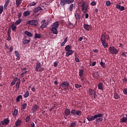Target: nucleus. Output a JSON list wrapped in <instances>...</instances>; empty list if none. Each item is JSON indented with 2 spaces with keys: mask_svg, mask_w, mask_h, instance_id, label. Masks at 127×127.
<instances>
[{
  "mask_svg": "<svg viewBox=\"0 0 127 127\" xmlns=\"http://www.w3.org/2000/svg\"><path fill=\"white\" fill-rule=\"evenodd\" d=\"M75 61L76 62H80V60H79V58H78V57H77V55H75Z\"/></svg>",
  "mask_w": 127,
  "mask_h": 127,
  "instance_id": "nucleus-47",
  "label": "nucleus"
},
{
  "mask_svg": "<svg viewBox=\"0 0 127 127\" xmlns=\"http://www.w3.org/2000/svg\"><path fill=\"white\" fill-rule=\"evenodd\" d=\"M100 65L101 66H102V67H103V68H106V65L105 64L104 62H103L102 61H101L100 62Z\"/></svg>",
  "mask_w": 127,
  "mask_h": 127,
  "instance_id": "nucleus-46",
  "label": "nucleus"
},
{
  "mask_svg": "<svg viewBox=\"0 0 127 127\" xmlns=\"http://www.w3.org/2000/svg\"><path fill=\"white\" fill-rule=\"evenodd\" d=\"M22 99V95H19L16 98V101L17 103H18V102H20V100Z\"/></svg>",
  "mask_w": 127,
  "mask_h": 127,
  "instance_id": "nucleus-31",
  "label": "nucleus"
},
{
  "mask_svg": "<svg viewBox=\"0 0 127 127\" xmlns=\"http://www.w3.org/2000/svg\"><path fill=\"white\" fill-rule=\"evenodd\" d=\"M3 12V6L0 5V14H1L2 12Z\"/></svg>",
  "mask_w": 127,
  "mask_h": 127,
  "instance_id": "nucleus-41",
  "label": "nucleus"
},
{
  "mask_svg": "<svg viewBox=\"0 0 127 127\" xmlns=\"http://www.w3.org/2000/svg\"><path fill=\"white\" fill-rule=\"evenodd\" d=\"M81 9L84 13H86L88 11V8L89 7V4L86 3L85 2H82L81 5Z\"/></svg>",
  "mask_w": 127,
  "mask_h": 127,
  "instance_id": "nucleus-6",
  "label": "nucleus"
},
{
  "mask_svg": "<svg viewBox=\"0 0 127 127\" xmlns=\"http://www.w3.org/2000/svg\"><path fill=\"white\" fill-rule=\"evenodd\" d=\"M9 50L10 52H12V51L13 50V46L10 47Z\"/></svg>",
  "mask_w": 127,
  "mask_h": 127,
  "instance_id": "nucleus-63",
  "label": "nucleus"
},
{
  "mask_svg": "<svg viewBox=\"0 0 127 127\" xmlns=\"http://www.w3.org/2000/svg\"><path fill=\"white\" fill-rule=\"evenodd\" d=\"M106 6H110V5H111V1H106Z\"/></svg>",
  "mask_w": 127,
  "mask_h": 127,
  "instance_id": "nucleus-52",
  "label": "nucleus"
},
{
  "mask_svg": "<svg viewBox=\"0 0 127 127\" xmlns=\"http://www.w3.org/2000/svg\"><path fill=\"white\" fill-rule=\"evenodd\" d=\"M31 127H35V124H34V123L32 122V123L31 124Z\"/></svg>",
  "mask_w": 127,
  "mask_h": 127,
  "instance_id": "nucleus-64",
  "label": "nucleus"
},
{
  "mask_svg": "<svg viewBox=\"0 0 127 127\" xmlns=\"http://www.w3.org/2000/svg\"><path fill=\"white\" fill-rule=\"evenodd\" d=\"M103 116H104V114L98 113L97 114L95 115L94 116H92L91 117H87L86 119L88 122H92L93 121H95V122H103Z\"/></svg>",
  "mask_w": 127,
  "mask_h": 127,
  "instance_id": "nucleus-1",
  "label": "nucleus"
},
{
  "mask_svg": "<svg viewBox=\"0 0 127 127\" xmlns=\"http://www.w3.org/2000/svg\"><path fill=\"white\" fill-rule=\"evenodd\" d=\"M41 25L40 26V28L42 29H43V28H45V27L47 26L49 23L48 22H46V21L45 20V19H44L41 21Z\"/></svg>",
  "mask_w": 127,
  "mask_h": 127,
  "instance_id": "nucleus-10",
  "label": "nucleus"
},
{
  "mask_svg": "<svg viewBox=\"0 0 127 127\" xmlns=\"http://www.w3.org/2000/svg\"><path fill=\"white\" fill-rule=\"evenodd\" d=\"M109 50L110 53L113 55H117L119 53V51H118V50H117L114 46L110 47Z\"/></svg>",
  "mask_w": 127,
  "mask_h": 127,
  "instance_id": "nucleus-7",
  "label": "nucleus"
},
{
  "mask_svg": "<svg viewBox=\"0 0 127 127\" xmlns=\"http://www.w3.org/2000/svg\"><path fill=\"white\" fill-rule=\"evenodd\" d=\"M36 5V3H35V2H32L29 4V6H34V5Z\"/></svg>",
  "mask_w": 127,
  "mask_h": 127,
  "instance_id": "nucleus-50",
  "label": "nucleus"
},
{
  "mask_svg": "<svg viewBox=\"0 0 127 127\" xmlns=\"http://www.w3.org/2000/svg\"><path fill=\"white\" fill-rule=\"evenodd\" d=\"M24 34L27 35V36H28L29 37H32V34L30 32H28L27 31H25L24 32Z\"/></svg>",
  "mask_w": 127,
  "mask_h": 127,
  "instance_id": "nucleus-29",
  "label": "nucleus"
},
{
  "mask_svg": "<svg viewBox=\"0 0 127 127\" xmlns=\"http://www.w3.org/2000/svg\"><path fill=\"white\" fill-rule=\"evenodd\" d=\"M22 72L21 73V76L22 77H23V76H24V75H25V74H26V73H27L28 71H26V70H24L23 71H22Z\"/></svg>",
  "mask_w": 127,
  "mask_h": 127,
  "instance_id": "nucleus-45",
  "label": "nucleus"
},
{
  "mask_svg": "<svg viewBox=\"0 0 127 127\" xmlns=\"http://www.w3.org/2000/svg\"><path fill=\"white\" fill-rule=\"evenodd\" d=\"M29 96V92L28 91H27L26 93L24 95V98H27Z\"/></svg>",
  "mask_w": 127,
  "mask_h": 127,
  "instance_id": "nucleus-43",
  "label": "nucleus"
},
{
  "mask_svg": "<svg viewBox=\"0 0 127 127\" xmlns=\"http://www.w3.org/2000/svg\"><path fill=\"white\" fill-rule=\"evenodd\" d=\"M76 111L75 109H72L70 111L72 116H76Z\"/></svg>",
  "mask_w": 127,
  "mask_h": 127,
  "instance_id": "nucleus-37",
  "label": "nucleus"
},
{
  "mask_svg": "<svg viewBox=\"0 0 127 127\" xmlns=\"http://www.w3.org/2000/svg\"><path fill=\"white\" fill-rule=\"evenodd\" d=\"M29 42H30V40L25 39L24 41H23V44L24 45H25V44H28V43H29Z\"/></svg>",
  "mask_w": 127,
  "mask_h": 127,
  "instance_id": "nucleus-34",
  "label": "nucleus"
},
{
  "mask_svg": "<svg viewBox=\"0 0 127 127\" xmlns=\"http://www.w3.org/2000/svg\"><path fill=\"white\" fill-rule=\"evenodd\" d=\"M30 11H28V10H27V11H25L23 12V16H24L25 17H26V16H28V15H30Z\"/></svg>",
  "mask_w": 127,
  "mask_h": 127,
  "instance_id": "nucleus-23",
  "label": "nucleus"
},
{
  "mask_svg": "<svg viewBox=\"0 0 127 127\" xmlns=\"http://www.w3.org/2000/svg\"><path fill=\"white\" fill-rule=\"evenodd\" d=\"M6 40H7L8 41H9V40H11V37H10V36H7Z\"/></svg>",
  "mask_w": 127,
  "mask_h": 127,
  "instance_id": "nucleus-59",
  "label": "nucleus"
},
{
  "mask_svg": "<svg viewBox=\"0 0 127 127\" xmlns=\"http://www.w3.org/2000/svg\"><path fill=\"white\" fill-rule=\"evenodd\" d=\"M98 88L99 90H103L104 89V84L103 82H100L98 85Z\"/></svg>",
  "mask_w": 127,
  "mask_h": 127,
  "instance_id": "nucleus-21",
  "label": "nucleus"
},
{
  "mask_svg": "<svg viewBox=\"0 0 127 127\" xmlns=\"http://www.w3.org/2000/svg\"><path fill=\"white\" fill-rule=\"evenodd\" d=\"M114 98L115 100H119V99H121V96H120L119 94L115 93H114Z\"/></svg>",
  "mask_w": 127,
  "mask_h": 127,
  "instance_id": "nucleus-28",
  "label": "nucleus"
},
{
  "mask_svg": "<svg viewBox=\"0 0 127 127\" xmlns=\"http://www.w3.org/2000/svg\"><path fill=\"white\" fill-rule=\"evenodd\" d=\"M122 56H123V57H127V52H124L122 54Z\"/></svg>",
  "mask_w": 127,
  "mask_h": 127,
  "instance_id": "nucleus-53",
  "label": "nucleus"
},
{
  "mask_svg": "<svg viewBox=\"0 0 127 127\" xmlns=\"http://www.w3.org/2000/svg\"><path fill=\"white\" fill-rule=\"evenodd\" d=\"M64 114L66 117L71 114V110L69 109L66 108L64 110Z\"/></svg>",
  "mask_w": 127,
  "mask_h": 127,
  "instance_id": "nucleus-16",
  "label": "nucleus"
},
{
  "mask_svg": "<svg viewBox=\"0 0 127 127\" xmlns=\"http://www.w3.org/2000/svg\"><path fill=\"white\" fill-rule=\"evenodd\" d=\"M71 49H72V46H71L69 45H67L64 48V50H65V51L66 52V56H67V57H68V56H70V55H72V54H73V53H74V51H73Z\"/></svg>",
  "mask_w": 127,
  "mask_h": 127,
  "instance_id": "nucleus-3",
  "label": "nucleus"
},
{
  "mask_svg": "<svg viewBox=\"0 0 127 127\" xmlns=\"http://www.w3.org/2000/svg\"><path fill=\"white\" fill-rule=\"evenodd\" d=\"M42 71H44V68L43 67H40L39 69V72H42Z\"/></svg>",
  "mask_w": 127,
  "mask_h": 127,
  "instance_id": "nucleus-60",
  "label": "nucleus"
},
{
  "mask_svg": "<svg viewBox=\"0 0 127 127\" xmlns=\"http://www.w3.org/2000/svg\"><path fill=\"white\" fill-rule=\"evenodd\" d=\"M22 123V121H21L20 119H18L15 122L14 127H19L20 126H21Z\"/></svg>",
  "mask_w": 127,
  "mask_h": 127,
  "instance_id": "nucleus-12",
  "label": "nucleus"
},
{
  "mask_svg": "<svg viewBox=\"0 0 127 127\" xmlns=\"http://www.w3.org/2000/svg\"><path fill=\"white\" fill-rule=\"evenodd\" d=\"M22 20H23L22 19H19L18 20H17L15 22V24L18 25V24H19L21 22H22Z\"/></svg>",
  "mask_w": 127,
  "mask_h": 127,
  "instance_id": "nucleus-39",
  "label": "nucleus"
},
{
  "mask_svg": "<svg viewBox=\"0 0 127 127\" xmlns=\"http://www.w3.org/2000/svg\"><path fill=\"white\" fill-rule=\"evenodd\" d=\"M21 70L22 72H23V71H26V70H27V68H26V67H24V68H22Z\"/></svg>",
  "mask_w": 127,
  "mask_h": 127,
  "instance_id": "nucleus-62",
  "label": "nucleus"
},
{
  "mask_svg": "<svg viewBox=\"0 0 127 127\" xmlns=\"http://www.w3.org/2000/svg\"><path fill=\"white\" fill-rule=\"evenodd\" d=\"M38 109V105H36V104L33 105V107H32V111H33V113H34V112H36V111H37Z\"/></svg>",
  "mask_w": 127,
  "mask_h": 127,
  "instance_id": "nucleus-26",
  "label": "nucleus"
},
{
  "mask_svg": "<svg viewBox=\"0 0 127 127\" xmlns=\"http://www.w3.org/2000/svg\"><path fill=\"white\" fill-rule=\"evenodd\" d=\"M40 67H41V64H40V63L37 64L36 66V71L37 72H39V68H40Z\"/></svg>",
  "mask_w": 127,
  "mask_h": 127,
  "instance_id": "nucleus-27",
  "label": "nucleus"
},
{
  "mask_svg": "<svg viewBox=\"0 0 127 127\" xmlns=\"http://www.w3.org/2000/svg\"><path fill=\"white\" fill-rule=\"evenodd\" d=\"M100 40L102 42V46H103L104 48H107V47H108V44L106 43V40H107V39L106 38V35L104 34H102Z\"/></svg>",
  "mask_w": 127,
  "mask_h": 127,
  "instance_id": "nucleus-4",
  "label": "nucleus"
},
{
  "mask_svg": "<svg viewBox=\"0 0 127 127\" xmlns=\"http://www.w3.org/2000/svg\"><path fill=\"white\" fill-rule=\"evenodd\" d=\"M127 121V119L126 117H123L121 119V122L122 123H126Z\"/></svg>",
  "mask_w": 127,
  "mask_h": 127,
  "instance_id": "nucleus-42",
  "label": "nucleus"
},
{
  "mask_svg": "<svg viewBox=\"0 0 127 127\" xmlns=\"http://www.w3.org/2000/svg\"><path fill=\"white\" fill-rule=\"evenodd\" d=\"M28 24L36 26L38 24V21L37 20H30L28 21Z\"/></svg>",
  "mask_w": 127,
  "mask_h": 127,
  "instance_id": "nucleus-9",
  "label": "nucleus"
},
{
  "mask_svg": "<svg viewBox=\"0 0 127 127\" xmlns=\"http://www.w3.org/2000/svg\"><path fill=\"white\" fill-rule=\"evenodd\" d=\"M52 28H51V31L54 34H58V31L57 29L59 28V22L58 21H56L51 25Z\"/></svg>",
  "mask_w": 127,
  "mask_h": 127,
  "instance_id": "nucleus-2",
  "label": "nucleus"
},
{
  "mask_svg": "<svg viewBox=\"0 0 127 127\" xmlns=\"http://www.w3.org/2000/svg\"><path fill=\"white\" fill-rule=\"evenodd\" d=\"M67 27L70 29H72V28H74V24H72L71 22L68 21L67 24H66Z\"/></svg>",
  "mask_w": 127,
  "mask_h": 127,
  "instance_id": "nucleus-19",
  "label": "nucleus"
},
{
  "mask_svg": "<svg viewBox=\"0 0 127 127\" xmlns=\"http://www.w3.org/2000/svg\"><path fill=\"white\" fill-rule=\"evenodd\" d=\"M77 126V121H74L70 124V127H75Z\"/></svg>",
  "mask_w": 127,
  "mask_h": 127,
  "instance_id": "nucleus-33",
  "label": "nucleus"
},
{
  "mask_svg": "<svg viewBox=\"0 0 127 127\" xmlns=\"http://www.w3.org/2000/svg\"><path fill=\"white\" fill-rule=\"evenodd\" d=\"M96 92L95 91V90H94V89H92L91 88H90L89 89H88V94L89 95V96H93V95Z\"/></svg>",
  "mask_w": 127,
  "mask_h": 127,
  "instance_id": "nucleus-22",
  "label": "nucleus"
},
{
  "mask_svg": "<svg viewBox=\"0 0 127 127\" xmlns=\"http://www.w3.org/2000/svg\"><path fill=\"white\" fill-rule=\"evenodd\" d=\"M83 28L85 29V30H87V31H90V28H91V27L90 26V25L84 24L83 25Z\"/></svg>",
  "mask_w": 127,
  "mask_h": 127,
  "instance_id": "nucleus-18",
  "label": "nucleus"
},
{
  "mask_svg": "<svg viewBox=\"0 0 127 127\" xmlns=\"http://www.w3.org/2000/svg\"><path fill=\"white\" fill-rule=\"evenodd\" d=\"M91 5L92 6H95V5H97V3L95 1H93L90 3Z\"/></svg>",
  "mask_w": 127,
  "mask_h": 127,
  "instance_id": "nucleus-49",
  "label": "nucleus"
},
{
  "mask_svg": "<svg viewBox=\"0 0 127 127\" xmlns=\"http://www.w3.org/2000/svg\"><path fill=\"white\" fill-rule=\"evenodd\" d=\"M10 2V1L9 0H6L5 1V3L4 4V9L5 10L7 9V5H8V4H9Z\"/></svg>",
  "mask_w": 127,
  "mask_h": 127,
  "instance_id": "nucleus-20",
  "label": "nucleus"
},
{
  "mask_svg": "<svg viewBox=\"0 0 127 127\" xmlns=\"http://www.w3.org/2000/svg\"><path fill=\"white\" fill-rule=\"evenodd\" d=\"M75 88H81V87H82V85L81 84H78L77 83H76L75 84Z\"/></svg>",
  "mask_w": 127,
  "mask_h": 127,
  "instance_id": "nucleus-51",
  "label": "nucleus"
},
{
  "mask_svg": "<svg viewBox=\"0 0 127 127\" xmlns=\"http://www.w3.org/2000/svg\"><path fill=\"white\" fill-rule=\"evenodd\" d=\"M73 7H74V4H71L68 8L69 11H73Z\"/></svg>",
  "mask_w": 127,
  "mask_h": 127,
  "instance_id": "nucleus-36",
  "label": "nucleus"
},
{
  "mask_svg": "<svg viewBox=\"0 0 127 127\" xmlns=\"http://www.w3.org/2000/svg\"><path fill=\"white\" fill-rule=\"evenodd\" d=\"M26 107H27V103H24L22 105L23 110H25V109H26Z\"/></svg>",
  "mask_w": 127,
  "mask_h": 127,
  "instance_id": "nucleus-48",
  "label": "nucleus"
},
{
  "mask_svg": "<svg viewBox=\"0 0 127 127\" xmlns=\"http://www.w3.org/2000/svg\"><path fill=\"white\" fill-rule=\"evenodd\" d=\"M10 28H11L12 31H13L14 32H16V25L15 24L14 22H13L11 24V25L10 26Z\"/></svg>",
  "mask_w": 127,
  "mask_h": 127,
  "instance_id": "nucleus-15",
  "label": "nucleus"
},
{
  "mask_svg": "<svg viewBox=\"0 0 127 127\" xmlns=\"http://www.w3.org/2000/svg\"><path fill=\"white\" fill-rule=\"evenodd\" d=\"M124 94L125 95H127V88H125L123 90Z\"/></svg>",
  "mask_w": 127,
  "mask_h": 127,
  "instance_id": "nucleus-57",
  "label": "nucleus"
},
{
  "mask_svg": "<svg viewBox=\"0 0 127 127\" xmlns=\"http://www.w3.org/2000/svg\"><path fill=\"white\" fill-rule=\"evenodd\" d=\"M15 2H16V7H18V6H19V5L21 4V2H22V0H16Z\"/></svg>",
  "mask_w": 127,
  "mask_h": 127,
  "instance_id": "nucleus-25",
  "label": "nucleus"
},
{
  "mask_svg": "<svg viewBox=\"0 0 127 127\" xmlns=\"http://www.w3.org/2000/svg\"><path fill=\"white\" fill-rule=\"evenodd\" d=\"M18 114V110L15 109L13 113H12V115L16 117V116H17Z\"/></svg>",
  "mask_w": 127,
  "mask_h": 127,
  "instance_id": "nucleus-38",
  "label": "nucleus"
},
{
  "mask_svg": "<svg viewBox=\"0 0 127 127\" xmlns=\"http://www.w3.org/2000/svg\"><path fill=\"white\" fill-rule=\"evenodd\" d=\"M93 96H94V99H97L98 95H97V93L96 92L93 94Z\"/></svg>",
  "mask_w": 127,
  "mask_h": 127,
  "instance_id": "nucleus-61",
  "label": "nucleus"
},
{
  "mask_svg": "<svg viewBox=\"0 0 127 127\" xmlns=\"http://www.w3.org/2000/svg\"><path fill=\"white\" fill-rule=\"evenodd\" d=\"M82 115V111L80 110H76L75 116L80 117Z\"/></svg>",
  "mask_w": 127,
  "mask_h": 127,
  "instance_id": "nucleus-30",
  "label": "nucleus"
},
{
  "mask_svg": "<svg viewBox=\"0 0 127 127\" xmlns=\"http://www.w3.org/2000/svg\"><path fill=\"white\" fill-rule=\"evenodd\" d=\"M31 91H32V92H36V91L35 86H34L31 88Z\"/></svg>",
  "mask_w": 127,
  "mask_h": 127,
  "instance_id": "nucleus-56",
  "label": "nucleus"
},
{
  "mask_svg": "<svg viewBox=\"0 0 127 127\" xmlns=\"http://www.w3.org/2000/svg\"><path fill=\"white\" fill-rule=\"evenodd\" d=\"M29 121H30V116H28L26 118L25 122L26 123H28V122H29Z\"/></svg>",
  "mask_w": 127,
  "mask_h": 127,
  "instance_id": "nucleus-44",
  "label": "nucleus"
},
{
  "mask_svg": "<svg viewBox=\"0 0 127 127\" xmlns=\"http://www.w3.org/2000/svg\"><path fill=\"white\" fill-rule=\"evenodd\" d=\"M17 15H18V18L20 19L22 15V13H21V12H19V13H18Z\"/></svg>",
  "mask_w": 127,
  "mask_h": 127,
  "instance_id": "nucleus-54",
  "label": "nucleus"
},
{
  "mask_svg": "<svg viewBox=\"0 0 127 127\" xmlns=\"http://www.w3.org/2000/svg\"><path fill=\"white\" fill-rule=\"evenodd\" d=\"M70 83L67 82V81H64L62 84V86L63 88H68L69 86H70Z\"/></svg>",
  "mask_w": 127,
  "mask_h": 127,
  "instance_id": "nucleus-13",
  "label": "nucleus"
},
{
  "mask_svg": "<svg viewBox=\"0 0 127 127\" xmlns=\"http://www.w3.org/2000/svg\"><path fill=\"white\" fill-rule=\"evenodd\" d=\"M14 53L16 57H17V58H19V56H20V55L19 54V53H18V52H17V51H15Z\"/></svg>",
  "mask_w": 127,
  "mask_h": 127,
  "instance_id": "nucleus-40",
  "label": "nucleus"
},
{
  "mask_svg": "<svg viewBox=\"0 0 127 127\" xmlns=\"http://www.w3.org/2000/svg\"><path fill=\"white\" fill-rule=\"evenodd\" d=\"M116 8H117L118 9H119L120 11H123L126 9V8H125V6H122L121 7V3H120L119 4H116Z\"/></svg>",
  "mask_w": 127,
  "mask_h": 127,
  "instance_id": "nucleus-11",
  "label": "nucleus"
},
{
  "mask_svg": "<svg viewBox=\"0 0 127 127\" xmlns=\"http://www.w3.org/2000/svg\"><path fill=\"white\" fill-rule=\"evenodd\" d=\"M74 16L75 17L76 20H77V21H80V20L81 19V16H80V13H75L74 14Z\"/></svg>",
  "mask_w": 127,
  "mask_h": 127,
  "instance_id": "nucleus-17",
  "label": "nucleus"
},
{
  "mask_svg": "<svg viewBox=\"0 0 127 127\" xmlns=\"http://www.w3.org/2000/svg\"><path fill=\"white\" fill-rule=\"evenodd\" d=\"M40 10H42V8L40 6H38L36 7L33 9V12L35 13H36V12H38V11H40Z\"/></svg>",
  "mask_w": 127,
  "mask_h": 127,
  "instance_id": "nucleus-14",
  "label": "nucleus"
},
{
  "mask_svg": "<svg viewBox=\"0 0 127 127\" xmlns=\"http://www.w3.org/2000/svg\"><path fill=\"white\" fill-rule=\"evenodd\" d=\"M20 84V80H18L16 83V91L19 90V85Z\"/></svg>",
  "mask_w": 127,
  "mask_h": 127,
  "instance_id": "nucleus-32",
  "label": "nucleus"
},
{
  "mask_svg": "<svg viewBox=\"0 0 127 127\" xmlns=\"http://www.w3.org/2000/svg\"><path fill=\"white\" fill-rule=\"evenodd\" d=\"M96 64H97V62H93L91 63V64H90V66H95L96 65Z\"/></svg>",
  "mask_w": 127,
  "mask_h": 127,
  "instance_id": "nucleus-58",
  "label": "nucleus"
},
{
  "mask_svg": "<svg viewBox=\"0 0 127 127\" xmlns=\"http://www.w3.org/2000/svg\"><path fill=\"white\" fill-rule=\"evenodd\" d=\"M9 122H10V121H9V118H5L3 119V121H0V125H2V126H5V127H6V126L9 124Z\"/></svg>",
  "mask_w": 127,
  "mask_h": 127,
  "instance_id": "nucleus-8",
  "label": "nucleus"
},
{
  "mask_svg": "<svg viewBox=\"0 0 127 127\" xmlns=\"http://www.w3.org/2000/svg\"><path fill=\"white\" fill-rule=\"evenodd\" d=\"M74 1V0H61L60 4L62 6H65V4H70Z\"/></svg>",
  "mask_w": 127,
  "mask_h": 127,
  "instance_id": "nucleus-5",
  "label": "nucleus"
},
{
  "mask_svg": "<svg viewBox=\"0 0 127 127\" xmlns=\"http://www.w3.org/2000/svg\"><path fill=\"white\" fill-rule=\"evenodd\" d=\"M41 37V34H37V33L35 34L34 38H35L36 39L37 38H40Z\"/></svg>",
  "mask_w": 127,
  "mask_h": 127,
  "instance_id": "nucleus-35",
  "label": "nucleus"
},
{
  "mask_svg": "<svg viewBox=\"0 0 127 127\" xmlns=\"http://www.w3.org/2000/svg\"><path fill=\"white\" fill-rule=\"evenodd\" d=\"M85 74V70L83 69H79V76L80 77H83V75Z\"/></svg>",
  "mask_w": 127,
  "mask_h": 127,
  "instance_id": "nucleus-24",
  "label": "nucleus"
},
{
  "mask_svg": "<svg viewBox=\"0 0 127 127\" xmlns=\"http://www.w3.org/2000/svg\"><path fill=\"white\" fill-rule=\"evenodd\" d=\"M16 81H17V80H13V81H12L11 83V85L13 86L15 85V82H16Z\"/></svg>",
  "mask_w": 127,
  "mask_h": 127,
  "instance_id": "nucleus-55",
  "label": "nucleus"
}]
</instances>
